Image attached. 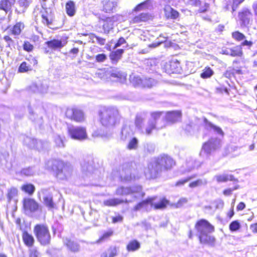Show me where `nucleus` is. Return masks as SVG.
<instances>
[{"mask_svg":"<svg viewBox=\"0 0 257 257\" xmlns=\"http://www.w3.org/2000/svg\"><path fill=\"white\" fill-rule=\"evenodd\" d=\"M163 112L155 111L151 112V117L145 120L141 115H137L135 124L138 130L143 134L151 135L153 131L159 130L166 127V122L162 117Z\"/></svg>","mask_w":257,"mask_h":257,"instance_id":"1","label":"nucleus"},{"mask_svg":"<svg viewBox=\"0 0 257 257\" xmlns=\"http://www.w3.org/2000/svg\"><path fill=\"white\" fill-rule=\"evenodd\" d=\"M175 165V162L171 157L164 155L148 165L145 171L146 177L149 179L155 178L163 169L170 170Z\"/></svg>","mask_w":257,"mask_h":257,"instance_id":"2","label":"nucleus"},{"mask_svg":"<svg viewBox=\"0 0 257 257\" xmlns=\"http://www.w3.org/2000/svg\"><path fill=\"white\" fill-rule=\"evenodd\" d=\"M101 124L106 127L111 128L116 124L119 120L118 109L114 107H103L99 111Z\"/></svg>","mask_w":257,"mask_h":257,"instance_id":"3","label":"nucleus"},{"mask_svg":"<svg viewBox=\"0 0 257 257\" xmlns=\"http://www.w3.org/2000/svg\"><path fill=\"white\" fill-rule=\"evenodd\" d=\"M197 230L200 241L201 243L212 245L214 243L215 238L210 235L213 232L214 227L207 220L201 219L198 221L195 226Z\"/></svg>","mask_w":257,"mask_h":257,"instance_id":"4","label":"nucleus"},{"mask_svg":"<svg viewBox=\"0 0 257 257\" xmlns=\"http://www.w3.org/2000/svg\"><path fill=\"white\" fill-rule=\"evenodd\" d=\"M47 167L48 169L55 171L57 177L62 180L70 177L73 170L70 165L56 160L49 161L47 164Z\"/></svg>","mask_w":257,"mask_h":257,"instance_id":"5","label":"nucleus"},{"mask_svg":"<svg viewBox=\"0 0 257 257\" xmlns=\"http://www.w3.org/2000/svg\"><path fill=\"white\" fill-rule=\"evenodd\" d=\"M34 233L38 241L43 245L50 243L51 235L48 227L43 224L36 225L34 229Z\"/></svg>","mask_w":257,"mask_h":257,"instance_id":"6","label":"nucleus"},{"mask_svg":"<svg viewBox=\"0 0 257 257\" xmlns=\"http://www.w3.org/2000/svg\"><path fill=\"white\" fill-rule=\"evenodd\" d=\"M100 75H102L101 76L102 79L107 81L119 82L121 83L126 81V74L115 69L110 68L105 72L102 71Z\"/></svg>","mask_w":257,"mask_h":257,"instance_id":"7","label":"nucleus"},{"mask_svg":"<svg viewBox=\"0 0 257 257\" xmlns=\"http://www.w3.org/2000/svg\"><path fill=\"white\" fill-rule=\"evenodd\" d=\"M68 135L72 139L83 141L87 139V134L85 127L80 126H70L68 127Z\"/></svg>","mask_w":257,"mask_h":257,"instance_id":"8","label":"nucleus"},{"mask_svg":"<svg viewBox=\"0 0 257 257\" xmlns=\"http://www.w3.org/2000/svg\"><path fill=\"white\" fill-rule=\"evenodd\" d=\"M141 186H136L133 188L121 187L116 190V194L117 195H132L134 199L142 197L144 194L142 192Z\"/></svg>","mask_w":257,"mask_h":257,"instance_id":"9","label":"nucleus"},{"mask_svg":"<svg viewBox=\"0 0 257 257\" xmlns=\"http://www.w3.org/2000/svg\"><path fill=\"white\" fill-rule=\"evenodd\" d=\"M65 115L67 118L77 122H82L85 119L83 111L75 107L67 108L65 111Z\"/></svg>","mask_w":257,"mask_h":257,"instance_id":"10","label":"nucleus"},{"mask_svg":"<svg viewBox=\"0 0 257 257\" xmlns=\"http://www.w3.org/2000/svg\"><path fill=\"white\" fill-rule=\"evenodd\" d=\"M221 146V141L217 138L211 139L205 143L202 148L200 155L203 153L210 154L212 152L218 149Z\"/></svg>","mask_w":257,"mask_h":257,"instance_id":"11","label":"nucleus"},{"mask_svg":"<svg viewBox=\"0 0 257 257\" xmlns=\"http://www.w3.org/2000/svg\"><path fill=\"white\" fill-rule=\"evenodd\" d=\"M39 197L40 199L42 197L43 202L47 207L50 209L54 208V203L53 201L52 195L47 189H42L39 192Z\"/></svg>","mask_w":257,"mask_h":257,"instance_id":"12","label":"nucleus"},{"mask_svg":"<svg viewBox=\"0 0 257 257\" xmlns=\"http://www.w3.org/2000/svg\"><path fill=\"white\" fill-rule=\"evenodd\" d=\"M238 17L241 22V25L247 27L250 24L252 13L248 9L243 8L238 13Z\"/></svg>","mask_w":257,"mask_h":257,"instance_id":"13","label":"nucleus"},{"mask_svg":"<svg viewBox=\"0 0 257 257\" xmlns=\"http://www.w3.org/2000/svg\"><path fill=\"white\" fill-rule=\"evenodd\" d=\"M181 112L180 111H172L167 112L165 116L162 114V117H164V120L166 122V126L167 122L175 123L179 121L181 118Z\"/></svg>","mask_w":257,"mask_h":257,"instance_id":"14","label":"nucleus"},{"mask_svg":"<svg viewBox=\"0 0 257 257\" xmlns=\"http://www.w3.org/2000/svg\"><path fill=\"white\" fill-rule=\"evenodd\" d=\"M122 19V17L120 15H115L112 17L106 19L103 25V29L105 33H108L109 30L113 28V23L115 22L120 21Z\"/></svg>","mask_w":257,"mask_h":257,"instance_id":"15","label":"nucleus"},{"mask_svg":"<svg viewBox=\"0 0 257 257\" xmlns=\"http://www.w3.org/2000/svg\"><path fill=\"white\" fill-rule=\"evenodd\" d=\"M23 206L25 210L35 212L38 210L39 204L33 199L25 198L23 200Z\"/></svg>","mask_w":257,"mask_h":257,"instance_id":"16","label":"nucleus"},{"mask_svg":"<svg viewBox=\"0 0 257 257\" xmlns=\"http://www.w3.org/2000/svg\"><path fill=\"white\" fill-rule=\"evenodd\" d=\"M102 5L103 11L106 13L112 12L117 6L116 3L113 0H103Z\"/></svg>","mask_w":257,"mask_h":257,"instance_id":"17","label":"nucleus"},{"mask_svg":"<svg viewBox=\"0 0 257 257\" xmlns=\"http://www.w3.org/2000/svg\"><path fill=\"white\" fill-rule=\"evenodd\" d=\"M16 0H1L0 9L6 13L11 12L12 7L15 5Z\"/></svg>","mask_w":257,"mask_h":257,"instance_id":"18","label":"nucleus"},{"mask_svg":"<svg viewBox=\"0 0 257 257\" xmlns=\"http://www.w3.org/2000/svg\"><path fill=\"white\" fill-rule=\"evenodd\" d=\"M31 89L35 92H40L45 93L47 92L48 86L46 81H43L42 84L39 86L37 84H33L31 86Z\"/></svg>","mask_w":257,"mask_h":257,"instance_id":"19","label":"nucleus"},{"mask_svg":"<svg viewBox=\"0 0 257 257\" xmlns=\"http://www.w3.org/2000/svg\"><path fill=\"white\" fill-rule=\"evenodd\" d=\"M151 18V16L147 13H142L138 16H135L131 21V23L139 24L142 22H145Z\"/></svg>","mask_w":257,"mask_h":257,"instance_id":"20","label":"nucleus"},{"mask_svg":"<svg viewBox=\"0 0 257 257\" xmlns=\"http://www.w3.org/2000/svg\"><path fill=\"white\" fill-rule=\"evenodd\" d=\"M46 44L49 48L53 50L61 49L63 47L65 44L63 43L61 40L53 39L46 42Z\"/></svg>","mask_w":257,"mask_h":257,"instance_id":"21","label":"nucleus"},{"mask_svg":"<svg viewBox=\"0 0 257 257\" xmlns=\"http://www.w3.org/2000/svg\"><path fill=\"white\" fill-rule=\"evenodd\" d=\"M130 201H131V200L128 201L127 199L124 200L119 198H111L104 200L103 201V204L104 205L107 206H114L120 204L123 202L128 203Z\"/></svg>","mask_w":257,"mask_h":257,"instance_id":"22","label":"nucleus"},{"mask_svg":"<svg viewBox=\"0 0 257 257\" xmlns=\"http://www.w3.org/2000/svg\"><path fill=\"white\" fill-rule=\"evenodd\" d=\"M149 206L151 207H153V199L152 198L148 199L138 203L134 207V210L138 211L142 209H145L147 210Z\"/></svg>","mask_w":257,"mask_h":257,"instance_id":"23","label":"nucleus"},{"mask_svg":"<svg viewBox=\"0 0 257 257\" xmlns=\"http://www.w3.org/2000/svg\"><path fill=\"white\" fill-rule=\"evenodd\" d=\"M81 169L84 178L90 177L92 174L93 167L88 163L84 162L81 164Z\"/></svg>","mask_w":257,"mask_h":257,"instance_id":"24","label":"nucleus"},{"mask_svg":"<svg viewBox=\"0 0 257 257\" xmlns=\"http://www.w3.org/2000/svg\"><path fill=\"white\" fill-rule=\"evenodd\" d=\"M214 179H215L216 181L218 183L225 182L228 180H234V178L233 175L225 173L215 175L214 177Z\"/></svg>","mask_w":257,"mask_h":257,"instance_id":"25","label":"nucleus"},{"mask_svg":"<svg viewBox=\"0 0 257 257\" xmlns=\"http://www.w3.org/2000/svg\"><path fill=\"white\" fill-rule=\"evenodd\" d=\"M64 244L67 247V248L72 251H77L79 250V245L71 240L70 239L66 238L63 240Z\"/></svg>","mask_w":257,"mask_h":257,"instance_id":"26","label":"nucleus"},{"mask_svg":"<svg viewBox=\"0 0 257 257\" xmlns=\"http://www.w3.org/2000/svg\"><path fill=\"white\" fill-rule=\"evenodd\" d=\"M65 9L67 14L70 16H73L76 12L75 5L72 1H68L65 6Z\"/></svg>","mask_w":257,"mask_h":257,"instance_id":"27","label":"nucleus"},{"mask_svg":"<svg viewBox=\"0 0 257 257\" xmlns=\"http://www.w3.org/2000/svg\"><path fill=\"white\" fill-rule=\"evenodd\" d=\"M141 247L140 243L137 240L130 241L126 245V249L128 251L134 252L138 250Z\"/></svg>","mask_w":257,"mask_h":257,"instance_id":"28","label":"nucleus"},{"mask_svg":"<svg viewBox=\"0 0 257 257\" xmlns=\"http://www.w3.org/2000/svg\"><path fill=\"white\" fill-rule=\"evenodd\" d=\"M204 121L205 123V127L207 128H212L217 134L222 136L224 135V133L220 127L214 125L212 123L209 122L206 118H204Z\"/></svg>","mask_w":257,"mask_h":257,"instance_id":"29","label":"nucleus"},{"mask_svg":"<svg viewBox=\"0 0 257 257\" xmlns=\"http://www.w3.org/2000/svg\"><path fill=\"white\" fill-rule=\"evenodd\" d=\"M130 81L131 83L135 87H142L143 79H141L139 76L132 74L130 76Z\"/></svg>","mask_w":257,"mask_h":257,"instance_id":"30","label":"nucleus"},{"mask_svg":"<svg viewBox=\"0 0 257 257\" xmlns=\"http://www.w3.org/2000/svg\"><path fill=\"white\" fill-rule=\"evenodd\" d=\"M200 166L201 163L200 162L197 161L192 158H190L189 160H187L186 167L188 168V172L190 171L193 169L198 168Z\"/></svg>","mask_w":257,"mask_h":257,"instance_id":"31","label":"nucleus"},{"mask_svg":"<svg viewBox=\"0 0 257 257\" xmlns=\"http://www.w3.org/2000/svg\"><path fill=\"white\" fill-rule=\"evenodd\" d=\"M165 11L166 16L168 18L176 19L179 17V13L177 11L174 10L171 7H168L166 8L165 9Z\"/></svg>","mask_w":257,"mask_h":257,"instance_id":"32","label":"nucleus"},{"mask_svg":"<svg viewBox=\"0 0 257 257\" xmlns=\"http://www.w3.org/2000/svg\"><path fill=\"white\" fill-rule=\"evenodd\" d=\"M133 134V130L130 126H124L121 130V139L123 140L126 139Z\"/></svg>","mask_w":257,"mask_h":257,"instance_id":"33","label":"nucleus"},{"mask_svg":"<svg viewBox=\"0 0 257 257\" xmlns=\"http://www.w3.org/2000/svg\"><path fill=\"white\" fill-rule=\"evenodd\" d=\"M23 239L25 244L28 246H31L34 242L33 236L26 232H24L23 234Z\"/></svg>","mask_w":257,"mask_h":257,"instance_id":"34","label":"nucleus"},{"mask_svg":"<svg viewBox=\"0 0 257 257\" xmlns=\"http://www.w3.org/2000/svg\"><path fill=\"white\" fill-rule=\"evenodd\" d=\"M23 143L25 145L28 146L30 148L34 149L36 140L29 137H24Z\"/></svg>","mask_w":257,"mask_h":257,"instance_id":"35","label":"nucleus"},{"mask_svg":"<svg viewBox=\"0 0 257 257\" xmlns=\"http://www.w3.org/2000/svg\"><path fill=\"white\" fill-rule=\"evenodd\" d=\"M48 146L49 144L48 142L36 140V143L35 144L34 149L40 151L47 149Z\"/></svg>","mask_w":257,"mask_h":257,"instance_id":"36","label":"nucleus"},{"mask_svg":"<svg viewBox=\"0 0 257 257\" xmlns=\"http://www.w3.org/2000/svg\"><path fill=\"white\" fill-rule=\"evenodd\" d=\"M21 189L29 195H32L35 190V187L33 184H26L22 186Z\"/></svg>","mask_w":257,"mask_h":257,"instance_id":"37","label":"nucleus"},{"mask_svg":"<svg viewBox=\"0 0 257 257\" xmlns=\"http://www.w3.org/2000/svg\"><path fill=\"white\" fill-rule=\"evenodd\" d=\"M123 53V49H118L114 52H112L110 55V59L112 61L117 62L120 58Z\"/></svg>","mask_w":257,"mask_h":257,"instance_id":"38","label":"nucleus"},{"mask_svg":"<svg viewBox=\"0 0 257 257\" xmlns=\"http://www.w3.org/2000/svg\"><path fill=\"white\" fill-rule=\"evenodd\" d=\"M24 28V25L22 23H17L12 28V32L13 35H19L21 33L22 30Z\"/></svg>","mask_w":257,"mask_h":257,"instance_id":"39","label":"nucleus"},{"mask_svg":"<svg viewBox=\"0 0 257 257\" xmlns=\"http://www.w3.org/2000/svg\"><path fill=\"white\" fill-rule=\"evenodd\" d=\"M157 84V81L152 78H145L143 79L142 86L143 87H151Z\"/></svg>","mask_w":257,"mask_h":257,"instance_id":"40","label":"nucleus"},{"mask_svg":"<svg viewBox=\"0 0 257 257\" xmlns=\"http://www.w3.org/2000/svg\"><path fill=\"white\" fill-rule=\"evenodd\" d=\"M151 4V1L150 0H147L145 1L144 2H143L141 3L140 4L138 5L135 8V11H139L143 10H145L149 9V8L150 7Z\"/></svg>","mask_w":257,"mask_h":257,"instance_id":"41","label":"nucleus"},{"mask_svg":"<svg viewBox=\"0 0 257 257\" xmlns=\"http://www.w3.org/2000/svg\"><path fill=\"white\" fill-rule=\"evenodd\" d=\"M230 49V56L232 57L241 56L242 52L240 46H235Z\"/></svg>","mask_w":257,"mask_h":257,"instance_id":"42","label":"nucleus"},{"mask_svg":"<svg viewBox=\"0 0 257 257\" xmlns=\"http://www.w3.org/2000/svg\"><path fill=\"white\" fill-rule=\"evenodd\" d=\"M18 194V190L15 187H12L8 190L7 197L9 201Z\"/></svg>","mask_w":257,"mask_h":257,"instance_id":"43","label":"nucleus"},{"mask_svg":"<svg viewBox=\"0 0 257 257\" xmlns=\"http://www.w3.org/2000/svg\"><path fill=\"white\" fill-rule=\"evenodd\" d=\"M54 141L57 147L63 148L64 147L63 140L60 135H55L54 137Z\"/></svg>","mask_w":257,"mask_h":257,"instance_id":"44","label":"nucleus"},{"mask_svg":"<svg viewBox=\"0 0 257 257\" xmlns=\"http://www.w3.org/2000/svg\"><path fill=\"white\" fill-rule=\"evenodd\" d=\"M152 199L153 200V198ZM167 203L168 201L167 200L162 199L161 201H160L158 203H154L153 202V206H154V208L156 209H163L166 206Z\"/></svg>","mask_w":257,"mask_h":257,"instance_id":"45","label":"nucleus"},{"mask_svg":"<svg viewBox=\"0 0 257 257\" xmlns=\"http://www.w3.org/2000/svg\"><path fill=\"white\" fill-rule=\"evenodd\" d=\"M138 146V140L136 138L132 139L128 143L127 148L129 150H135Z\"/></svg>","mask_w":257,"mask_h":257,"instance_id":"46","label":"nucleus"},{"mask_svg":"<svg viewBox=\"0 0 257 257\" xmlns=\"http://www.w3.org/2000/svg\"><path fill=\"white\" fill-rule=\"evenodd\" d=\"M32 69L31 65H28L26 62H23L20 66L19 70L20 72H26Z\"/></svg>","mask_w":257,"mask_h":257,"instance_id":"47","label":"nucleus"},{"mask_svg":"<svg viewBox=\"0 0 257 257\" xmlns=\"http://www.w3.org/2000/svg\"><path fill=\"white\" fill-rule=\"evenodd\" d=\"M213 74V71L210 68H205L201 74V77L203 78L210 77Z\"/></svg>","mask_w":257,"mask_h":257,"instance_id":"48","label":"nucleus"},{"mask_svg":"<svg viewBox=\"0 0 257 257\" xmlns=\"http://www.w3.org/2000/svg\"><path fill=\"white\" fill-rule=\"evenodd\" d=\"M240 227V223L237 220H235L229 224V229L231 231H235L238 230Z\"/></svg>","mask_w":257,"mask_h":257,"instance_id":"49","label":"nucleus"},{"mask_svg":"<svg viewBox=\"0 0 257 257\" xmlns=\"http://www.w3.org/2000/svg\"><path fill=\"white\" fill-rule=\"evenodd\" d=\"M91 39L93 42H97L101 45H103L105 43V39L101 37L92 35L91 36Z\"/></svg>","mask_w":257,"mask_h":257,"instance_id":"50","label":"nucleus"},{"mask_svg":"<svg viewBox=\"0 0 257 257\" xmlns=\"http://www.w3.org/2000/svg\"><path fill=\"white\" fill-rule=\"evenodd\" d=\"M232 37L233 39L237 41L243 40L245 38V36L243 34L240 33L238 31L233 32L232 33Z\"/></svg>","mask_w":257,"mask_h":257,"instance_id":"51","label":"nucleus"},{"mask_svg":"<svg viewBox=\"0 0 257 257\" xmlns=\"http://www.w3.org/2000/svg\"><path fill=\"white\" fill-rule=\"evenodd\" d=\"M21 173L26 176H31L35 174V171L32 168H28L23 169L21 171Z\"/></svg>","mask_w":257,"mask_h":257,"instance_id":"52","label":"nucleus"},{"mask_svg":"<svg viewBox=\"0 0 257 257\" xmlns=\"http://www.w3.org/2000/svg\"><path fill=\"white\" fill-rule=\"evenodd\" d=\"M206 183L207 182L205 180L203 181L201 179H199L190 183L189 187L191 188H195L203 184H206Z\"/></svg>","mask_w":257,"mask_h":257,"instance_id":"53","label":"nucleus"},{"mask_svg":"<svg viewBox=\"0 0 257 257\" xmlns=\"http://www.w3.org/2000/svg\"><path fill=\"white\" fill-rule=\"evenodd\" d=\"M187 199L186 198H181L175 204V206L177 208L181 207L183 205L187 202Z\"/></svg>","mask_w":257,"mask_h":257,"instance_id":"54","label":"nucleus"},{"mask_svg":"<svg viewBox=\"0 0 257 257\" xmlns=\"http://www.w3.org/2000/svg\"><path fill=\"white\" fill-rule=\"evenodd\" d=\"M23 48L24 50L28 52H30L33 50L34 47L30 42L27 41L25 42L23 45Z\"/></svg>","mask_w":257,"mask_h":257,"instance_id":"55","label":"nucleus"},{"mask_svg":"<svg viewBox=\"0 0 257 257\" xmlns=\"http://www.w3.org/2000/svg\"><path fill=\"white\" fill-rule=\"evenodd\" d=\"M244 1V0H233V4L231 6L232 12H234L237 8L238 6Z\"/></svg>","mask_w":257,"mask_h":257,"instance_id":"56","label":"nucleus"},{"mask_svg":"<svg viewBox=\"0 0 257 257\" xmlns=\"http://www.w3.org/2000/svg\"><path fill=\"white\" fill-rule=\"evenodd\" d=\"M95 58L97 62H102L106 59V56L104 54H100L97 55Z\"/></svg>","mask_w":257,"mask_h":257,"instance_id":"57","label":"nucleus"},{"mask_svg":"<svg viewBox=\"0 0 257 257\" xmlns=\"http://www.w3.org/2000/svg\"><path fill=\"white\" fill-rule=\"evenodd\" d=\"M112 234V231H108L103 234V235L96 241V243H99L103 240L104 239L109 237Z\"/></svg>","mask_w":257,"mask_h":257,"instance_id":"58","label":"nucleus"},{"mask_svg":"<svg viewBox=\"0 0 257 257\" xmlns=\"http://www.w3.org/2000/svg\"><path fill=\"white\" fill-rule=\"evenodd\" d=\"M92 136L93 137H107L108 136L107 134H104V133H102L101 131L97 130V131L94 132L92 134Z\"/></svg>","mask_w":257,"mask_h":257,"instance_id":"59","label":"nucleus"},{"mask_svg":"<svg viewBox=\"0 0 257 257\" xmlns=\"http://www.w3.org/2000/svg\"><path fill=\"white\" fill-rule=\"evenodd\" d=\"M19 4L20 6L24 7L25 8H27L30 4V0H19Z\"/></svg>","mask_w":257,"mask_h":257,"instance_id":"60","label":"nucleus"},{"mask_svg":"<svg viewBox=\"0 0 257 257\" xmlns=\"http://www.w3.org/2000/svg\"><path fill=\"white\" fill-rule=\"evenodd\" d=\"M187 3L188 4L195 7H199L201 4L200 0H187Z\"/></svg>","mask_w":257,"mask_h":257,"instance_id":"61","label":"nucleus"},{"mask_svg":"<svg viewBox=\"0 0 257 257\" xmlns=\"http://www.w3.org/2000/svg\"><path fill=\"white\" fill-rule=\"evenodd\" d=\"M179 63L174 61H172L170 63V66L171 68L172 73H175L177 72V70H176L175 67L176 66V67L178 68V65H179Z\"/></svg>","mask_w":257,"mask_h":257,"instance_id":"62","label":"nucleus"},{"mask_svg":"<svg viewBox=\"0 0 257 257\" xmlns=\"http://www.w3.org/2000/svg\"><path fill=\"white\" fill-rule=\"evenodd\" d=\"M200 7L198 10V11L200 13L205 12L207 11L209 8V4H208L206 3H205L203 6L200 5Z\"/></svg>","mask_w":257,"mask_h":257,"instance_id":"63","label":"nucleus"},{"mask_svg":"<svg viewBox=\"0 0 257 257\" xmlns=\"http://www.w3.org/2000/svg\"><path fill=\"white\" fill-rule=\"evenodd\" d=\"M40 255L39 252L35 248H32L30 249V257H39Z\"/></svg>","mask_w":257,"mask_h":257,"instance_id":"64","label":"nucleus"}]
</instances>
